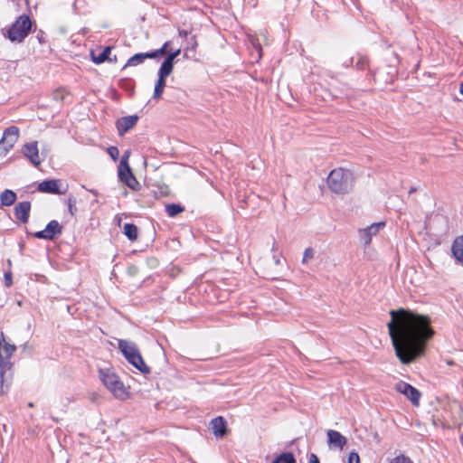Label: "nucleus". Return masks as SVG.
I'll return each mask as SVG.
<instances>
[{
  "label": "nucleus",
  "mask_w": 463,
  "mask_h": 463,
  "mask_svg": "<svg viewBox=\"0 0 463 463\" xmlns=\"http://www.w3.org/2000/svg\"><path fill=\"white\" fill-rule=\"evenodd\" d=\"M459 92L463 95V81L459 85Z\"/></svg>",
  "instance_id": "nucleus-44"
},
{
  "label": "nucleus",
  "mask_w": 463,
  "mask_h": 463,
  "mask_svg": "<svg viewBox=\"0 0 463 463\" xmlns=\"http://www.w3.org/2000/svg\"><path fill=\"white\" fill-rule=\"evenodd\" d=\"M90 192H91L92 194H94L95 195H97V192H96V191H94V190H90Z\"/></svg>",
  "instance_id": "nucleus-47"
},
{
  "label": "nucleus",
  "mask_w": 463,
  "mask_h": 463,
  "mask_svg": "<svg viewBox=\"0 0 463 463\" xmlns=\"http://www.w3.org/2000/svg\"><path fill=\"white\" fill-rule=\"evenodd\" d=\"M349 61L354 63V66L358 71H364L369 66L368 58L361 53H357L355 56L349 58Z\"/></svg>",
  "instance_id": "nucleus-22"
},
{
  "label": "nucleus",
  "mask_w": 463,
  "mask_h": 463,
  "mask_svg": "<svg viewBox=\"0 0 463 463\" xmlns=\"http://www.w3.org/2000/svg\"><path fill=\"white\" fill-rule=\"evenodd\" d=\"M354 184V175L347 169H334L327 176L328 188L336 194H348L353 189Z\"/></svg>",
  "instance_id": "nucleus-2"
},
{
  "label": "nucleus",
  "mask_w": 463,
  "mask_h": 463,
  "mask_svg": "<svg viewBox=\"0 0 463 463\" xmlns=\"http://www.w3.org/2000/svg\"><path fill=\"white\" fill-rule=\"evenodd\" d=\"M9 150L0 142V158L7 155Z\"/></svg>",
  "instance_id": "nucleus-39"
},
{
  "label": "nucleus",
  "mask_w": 463,
  "mask_h": 463,
  "mask_svg": "<svg viewBox=\"0 0 463 463\" xmlns=\"http://www.w3.org/2000/svg\"><path fill=\"white\" fill-rule=\"evenodd\" d=\"M326 436L327 445L331 449L342 450L347 443V439L337 430H328Z\"/></svg>",
  "instance_id": "nucleus-11"
},
{
  "label": "nucleus",
  "mask_w": 463,
  "mask_h": 463,
  "mask_svg": "<svg viewBox=\"0 0 463 463\" xmlns=\"http://www.w3.org/2000/svg\"><path fill=\"white\" fill-rule=\"evenodd\" d=\"M385 222H374L370 226L359 230V238L360 241L364 243V246H367L371 243L373 236L376 235L380 229L384 227Z\"/></svg>",
  "instance_id": "nucleus-10"
},
{
  "label": "nucleus",
  "mask_w": 463,
  "mask_h": 463,
  "mask_svg": "<svg viewBox=\"0 0 463 463\" xmlns=\"http://www.w3.org/2000/svg\"><path fill=\"white\" fill-rule=\"evenodd\" d=\"M108 154L114 160L117 161L119 156V151L117 146H109L108 149Z\"/></svg>",
  "instance_id": "nucleus-33"
},
{
  "label": "nucleus",
  "mask_w": 463,
  "mask_h": 463,
  "mask_svg": "<svg viewBox=\"0 0 463 463\" xmlns=\"http://www.w3.org/2000/svg\"><path fill=\"white\" fill-rule=\"evenodd\" d=\"M210 428L216 438H222L227 432V422L223 417L218 416L211 420Z\"/></svg>",
  "instance_id": "nucleus-17"
},
{
  "label": "nucleus",
  "mask_w": 463,
  "mask_h": 463,
  "mask_svg": "<svg viewBox=\"0 0 463 463\" xmlns=\"http://www.w3.org/2000/svg\"><path fill=\"white\" fill-rule=\"evenodd\" d=\"M31 203L28 201L18 203L14 207V215L22 223H26L29 220Z\"/></svg>",
  "instance_id": "nucleus-19"
},
{
  "label": "nucleus",
  "mask_w": 463,
  "mask_h": 463,
  "mask_svg": "<svg viewBox=\"0 0 463 463\" xmlns=\"http://www.w3.org/2000/svg\"><path fill=\"white\" fill-rule=\"evenodd\" d=\"M23 154L34 165L39 166L42 160L40 159L38 144L36 141L25 144L23 146Z\"/></svg>",
  "instance_id": "nucleus-14"
},
{
  "label": "nucleus",
  "mask_w": 463,
  "mask_h": 463,
  "mask_svg": "<svg viewBox=\"0 0 463 463\" xmlns=\"http://www.w3.org/2000/svg\"><path fill=\"white\" fill-rule=\"evenodd\" d=\"M99 376L106 388L118 399H125L127 391L119 377L110 368L99 369Z\"/></svg>",
  "instance_id": "nucleus-4"
},
{
  "label": "nucleus",
  "mask_w": 463,
  "mask_h": 463,
  "mask_svg": "<svg viewBox=\"0 0 463 463\" xmlns=\"http://www.w3.org/2000/svg\"><path fill=\"white\" fill-rule=\"evenodd\" d=\"M12 363L0 364V394L7 392L12 381Z\"/></svg>",
  "instance_id": "nucleus-9"
},
{
  "label": "nucleus",
  "mask_w": 463,
  "mask_h": 463,
  "mask_svg": "<svg viewBox=\"0 0 463 463\" xmlns=\"http://www.w3.org/2000/svg\"><path fill=\"white\" fill-rule=\"evenodd\" d=\"M184 211V207L177 203L165 205V212L170 217H175Z\"/></svg>",
  "instance_id": "nucleus-27"
},
{
  "label": "nucleus",
  "mask_w": 463,
  "mask_h": 463,
  "mask_svg": "<svg viewBox=\"0 0 463 463\" xmlns=\"http://www.w3.org/2000/svg\"><path fill=\"white\" fill-rule=\"evenodd\" d=\"M416 191V188L415 187H411L410 190H409V194H412Z\"/></svg>",
  "instance_id": "nucleus-45"
},
{
  "label": "nucleus",
  "mask_w": 463,
  "mask_h": 463,
  "mask_svg": "<svg viewBox=\"0 0 463 463\" xmlns=\"http://www.w3.org/2000/svg\"><path fill=\"white\" fill-rule=\"evenodd\" d=\"M274 260H275V263H276L277 265L280 264V260H279V258H278V257H276V256H275V257H274Z\"/></svg>",
  "instance_id": "nucleus-42"
},
{
  "label": "nucleus",
  "mask_w": 463,
  "mask_h": 463,
  "mask_svg": "<svg viewBox=\"0 0 463 463\" xmlns=\"http://www.w3.org/2000/svg\"><path fill=\"white\" fill-rule=\"evenodd\" d=\"M391 463H413L410 458L404 455H399L392 459Z\"/></svg>",
  "instance_id": "nucleus-32"
},
{
  "label": "nucleus",
  "mask_w": 463,
  "mask_h": 463,
  "mask_svg": "<svg viewBox=\"0 0 463 463\" xmlns=\"http://www.w3.org/2000/svg\"><path fill=\"white\" fill-rule=\"evenodd\" d=\"M16 350L14 345L5 342L4 333H0V364L11 363L10 358Z\"/></svg>",
  "instance_id": "nucleus-15"
},
{
  "label": "nucleus",
  "mask_w": 463,
  "mask_h": 463,
  "mask_svg": "<svg viewBox=\"0 0 463 463\" xmlns=\"http://www.w3.org/2000/svg\"><path fill=\"white\" fill-rule=\"evenodd\" d=\"M309 463H320L317 456L314 453H311L309 456Z\"/></svg>",
  "instance_id": "nucleus-40"
},
{
  "label": "nucleus",
  "mask_w": 463,
  "mask_h": 463,
  "mask_svg": "<svg viewBox=\"0 0 463 463\" xmlns=\"http://www.w3.org/2000/svg\"><path fill=\"white\" fill-rule=\"evenodd\" d=\"M180 49H177L176 51L170 52L161 65L173 71L175 59L180 54Z\"/></svg>",
  "instance_id": "nucleus-28"
},
{
  "label": "nucleus",
  "mask_w": 463,
  "mask_h": 463,
  "mask_svg": "<svg viewBox=\"0 0 463 463\" xmlns=\"http://www.w3.org/2000/svg\"><path fill=\"white\" fill-rule=\"evenodd\" d=\"M451 252L457 261L463 265V235L455 238L452 242Z\"/></svg>",
  "instance_id": "nucleus-20"
},
{
  "label": "nucleus",
  "mask_w": 463,
  "mask_h": 463,
  "mask_svg": "<svg viewBox=\"0 0 463 463\" xmlns=\"http://www.w3.org/2000/svg\"><path fill=\"white\" fill-rule=\"evenodd\" d=\"M179 34H180L181 36H186V35H187V32H185V31H180V32H179Z\"/></svg>",
  "instance_id": "nucleus-43"
},
{
  "label": "nucleus",
  "mask_w": 463,
  "mask_h": 463,
  "mask_svg": "<svg viewBox=\"0 0 463 463\" xmlns=\"http://www.w3.org/2000/svg\"><path fill=\"white\" fill-rule=\"evenodd\" d=\"M138 117L136 115L122 117L116 122L118 132L120 136L124 135L132 128L137 122Z\"/></svg>",
  "instance_id": "nucleus-16"
},
{
  "label": "nucleus",
  "mask_w": 463,
  "mask_h": 463,
  "mask_svg": "<svg viewBox=\"0 0 463 463\" xmlns=\"http://www.w3.org/2000/svg\"><path fill=\"white\" fill-rule=\"evenodd\" d=\"M390 315L388 331L400 362L409 364L422 357L434 335L430 317L404 308L391 310Z\"/></svg>",
  "instance_id": "nucleus-1"
},
{
  "label": "nucleus",
  "mask_w": 463,
  "mask_h": 463,
  "mask_svg": "<svg viewBox=\"0 0 463 463\" xmlns=\"http://www.w3.org/2000/svg\"><path fill=\"white\" fill-rule=\"evenodd\" d=\"M111 49L112 48L110 46H107L99 54H96V52L94 51H91L90 57H91L92 61L96 64H100L107 61H110L109 54H110Z\"/></svg>",
  "instance_id": "nucleus-21"
},
{
  "label": "nucleus",
  "mask_w": 463,
  "mask_h": 463,
  "mask_svg": "<svg viewBox=\"0 0 463 463\" xmlns=\"http://www.w3.org/2000/svg\"><path fill=\"white\" fill-rule=\"evenodd\" d=\"M272 463H296V458L291 452H283L279 454Z\"/></svg>",
  "instance_id": "nucleus-26"
},
{
  "label": "nucleus",
  "mask_w": 463,
  "mask_h": 463,
  "mask_svg": "<svg viewBox=\"0 0 463 463\" xmlns=\"http://www.w3.org/2000/svg\"><path fill=\"white\" fill-rule=\"evenodd\" d=\"M172 70L165 68V66H160L158 70V79L155 85L154 95L153 98L155 99H159L164 92L165 87V78L172 73Z\"/></svg>",
  "instance_id": "nucleus-12"
},
{
  "label": "nucleus",
  "mask_w": 463,
  "mask_h": 463,
  "mask_svg": "<svg viewBox=\"0 0 463 463\" xmlns=\"http://www.w3.org/2000/svg\"><path fill=\"white\" fill-rule=\"evenodd\" d=\"M153 59V56H152V53L151 52H140V53H137L135 55H133L132 57H130L127 63L125 64L124 68L128 67V66H137L138 64H141L145 61L146 59Z\"/></svg>",
  "instance_id": "nucleus-23"
},
{
  "label": "nucleus",
  "mask_w": 463,
  "mask_h": 463,
  "mask_svg": "<svg viewBox=\"0 0 463 463\" xmlns=\"http://www.w3.org/2000/svg\"><path fill=\"white\" fill-rule=\"evenodd\" d=\"M118 349L126 360L143 373L150 372L149 367L145 364L137 345L127 340H118Z\"/></svg>",
  "instance_id": "nucleus-3"
},
{
  "label": "nucleus",
  "mask_w": 463,
  "mask_h": 463,
  "mask_svg": "<svg viewBox=\"0 0 463 463\" xmlns=\"http://www.w3.org/2000/svg\"><path fill=\"white\" fill-rule=\"evenodd\" d=\"M354 63H351L349 61V59H347L344 63L343 65L345 67V68H348L350 65H353Z\"/></svg>",
  "instance_id": "nucleus-41"
},
{
  "label": "nucleus",
  "mask_w": 463,
  "mask_h": 463,
  "mask_svg": "<svg viewBox=\"0 0 463 463\" xmlns=\"http://www.w3.org/2000/svg\"><path fill=\"white\" fill-rule=\"evenodd\" d=\"M16 194L10 190L5 189L4 192L0 194V203L1 206H11L14 203L16 200Z\"/></svg>",
  "instance_id": "nucleus-24"
},
{
  "label": "nucleus",
  "mask_w": 463,
  "mask_h": 463,
  "mask_svg": "<svg viewBox=\"0 0 463 463\" xmlns=\"http://www.w3.org/2000/svg\"><path fill=\"white\" fill-rule=\"evenodd\" d=\"M169 43V42H165L160 49L151 52L153 58L166 54Z\"/></svg>",
  "instance_id": "nucleus-29"
},
{
  "label": "nucleus",
  "mask_w": 463,
  "mask_h": 463,
  "mask_svg": "<svg viewBox=\"0 0 463 463\" xmlns=\"http://www.w3.org/2000/svg\"><path fill=\"white\" fill-rule=\"evenodd\" d=\"M61 232L62 226L59 223L58 221L52 220L48 222L44 230L36 232L33 236L37 239L52 241L60 236Z\"/></svg>",
  "instance_id": "nucleus-6"
},
{
  "label": "nucleus",
  "mask_w": 463,
  "mask_h": 463,
  "mask_svg": "<svg viewBox=\"0 0 463 463\" xmlns=\"http://www.w3.org/2000/svg\"><path fill=\"white\" fill-rule=\"evenodd\" d=\"M118 175L119 180L122 183H124L127 186H128L130 189L135 191L139 189L140 184L133 175L129 165H127L125 167L118 166Z\"/></svg>",
  "instance_id": "nucleus-8"
},
{
  "label": "nucleus",
  "mask_w": 463,
  "mask_h": 463,
  "mask_svg": "<svg viewBox=\"0 0 463 463\" xmlns=\"http://www.w3.org/2000/svg\"><path fill=\"white\" fill-rule=\"evenodd\" d=\"M347 463H360V457L358 453L355 451L350 452Z\"/></svg>",
  "instance_id": "nucleus-35"
},
{
  "label": "nucleus",
  "mask_w": 463,
  "mask_h": 463,
  "mask_svg": "<svg viewBox=\"0 0 463 463\" xmlns=\"http://www.w3.org/2000/svg\"><path fill=\"white\" fill-rule=\"evenodd\" d=\"M129 156H130V151L127 150V151L123 154V156H122V157H121V160H120V163H119L118 166H123V167H125V166H127V165H128V158H129Z\"/></svg>",
  "instance_id": "nucleus-34"
},
{
  "label": "nucleus",
  "mask_w": 463,
  "mask_h": 463,
  "mask_svg": "<svg viewBox=\"0 0 463 463\" xmlns=\"http://www.w3.org/2000/svg\"><path fill=\"white\" fill-rule=\"evenodd\" d=\"M66 94L67 93L63 89H58L52 93V97L56 101H63Z\"/></svg>",
  "instance_id": "nucleus-30"
},
{
  "label": "nucleus",
  "mask_w": 463,
  "mask_h": 463,
  "mask_svg": "<svg viewBox=\"0 0 463 463\" xmlns=\"http://www.w3.org/2000/svg\"><path fill=\"white\" fill-rule=\"evenodd\" d=\"M255 47H256V49H258V50H261V47H260V45H258V46H257V45H255Z\"/></svg>",
  "instance_id": "nucleus-46"
},
{
  "label": "nucleus",
  "mask_w": 463,
  "mask_h": 463,
  "mask_svg": "<svg viewBox=\"0 0 463 463\" xmlns=\"http://www.w3.org/2000/svg\"><path fill=\"white\" fill-rule=\"evenodd\" d=\"M124 234L130 241H136L137 239V227L133 223H126L124 225Z\"/></svg>",
  "instance_id": "nucleus-25"
},
{
  "label": "nucleus",
  "mask_w": 463,
  "mask_h": 463,
  "mask_svg": "<svg viewBox=\"0 0 463 463\" xmlns=\"http://www.w3.org/2000/svg\"><path fill=\"white\" fill-rule=\"evenodd\" d=\"M315 251L312 248H307L303 254L302 263H306L308 260L314 258Z\"/></svg>",
  "instance_id": "nucleus-31"
},
{
  "label": "nucleus",
  "mask_w": 463,
  "mask_h": 463,
  "mask_svg": "<svg viewBox=\"0 0 463 463\" xmlns=\"http://www.w3.org/2000/svg\"><path fill=\"white\" fill-rule=\"evenodd\" d=\"M19 128L15 126H11L5 128L4 131L3 137L0 142L7 148V150H11L14 144L17 142L19 138Z\"/></svg>",
  "instance_id": "nucleus-13"
},
{
  "label": "nucleus",
  "mask_w": 463,
  "mask_h": 463,
  "mask_svg": "<svg viewBox=\"0 0 463 463\" xmlns=\"http://www.w3.org/2000/svg\"><path fill=\"white\" fill-rule=\"evenodd\" d=\"M36 38H37V40H38L39 43H41V44H43V43H46L45 33H44V32H43V31H42V30H39V31L37 32V33H36Z\"/></svg>",
  "instance_id": "nucleus-36"
},
{
  "label": "nucleus",
  "mask_w": 463,
  "mask_h": 463,
  "mask_svg": "<svg viewBox=\"0 0 463 463\" xmlns=\"http://www.w3.org/2000/svg\"><path fill=\"white\" fill-rule=\"evenodd\" d=\"M38 191L52 194H61L64 193L60 190V181L56 179L43 181L38 185Z\"/></svg>",
  "instance_id": "nucleus-18"
},
{
  "label": "nucleus",
  "mask_w": 463,
  "mask_h": 463,
  "mask_svg": "<svg viewBox=\"0 0 463 463\" xmlns=\"http://www.w3.org/2000/svg\"><path fill=\"white\" fill-rule=\"evenodd\" d=\"M76 204V199L73 197L69 198V210L71 214H73V207Z\"/></svg>",
  "instance_id": "nucleus-38"
},
{
  "label": "nucleus",
  "mask_w": 463,
  "mask_h": 463,
  "mask_svg": "<svg viewBox=\"0 0 463 463\" xmlns=\"http://www.w3.org/2000/svg\"><path fill=\"white\" fill-rule=\"evenodd\" d=\"M395 389L404 394L414 406L419 405L421 394L415 387L405 382H399L396 383Z\"/></svg>",
  "instance_id": "nucleus-7"
},
{
  "label": "nucleus",
  "mask_w": 463,
  "mask_h": 463,
  "mask_svg": "<svg viewBox=\"0 0 463 463\" xmlns=\"http://www.w3.org/2000/svg\"><path fill=\"white\" fill-rule=\"evenodd\" d=\"M33 23L27 14L20 15L10 26L5 35L12 43H23L31 32Z\"/></svg>",
  "instance_id": "nucleus-5"
},
{
  "label": "nucleus",
  "mask_w": 463,
  "mask_h": 463,
  "mask_svg": "<svg viewBox=\"0 0 463 463\" xmlns=\"http://www.w3.org/2000/svg\"><path fill=\"white\" fill-rule=\"evenodd\" d=\"M5 286L10 287L12 285V274L10 272L5 273Z\"/></svg>",
  "instance_id": "nucleus-37"
}]
</instances>
